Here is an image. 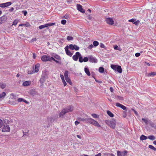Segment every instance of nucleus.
I'll list each match as a JSON object with an SVG mask.
<instances>
[{"instance_id":"1","label":"nucleus","mask_w":156,"mask_h":156,"mask_svg":"<svg viewBox=\"0 0 156 156\" xmlns=\"http://www.w3.org/2000/svg\"><path fill=\"white\" fill-rule=\"evenodd\" d=\"M105 123L109 126L111 128L115 129V127L116 121L114 119H112L111 120H106Z\"/></svg>"},{"instance_id":"2","label":"nucleus","mask_w":156,"mask_h":156,"mask_svg":"<svg viewBox=\"0 0 156 156\" xmlns=\"http://www.w3.org/2000/svg\"><path fill=\"white\" fill-rule=\"evenodd\" d=\"M45 78V73H42L39 81V83L40 84V87L41 88H43L44 87V83L46 80Z\"/></svg>"},{"instance_id":"3","label":"nucleus","mask_w":156,"mask_h":156,"mask_svg":"<svg viewBox=\"0 0 156 156\" xmlns=\"http://www.w3.org/2000/svg\"><path fill=\"white\" fill-rule=\"evenodd\" d=\"M55 24V23H46L44 25H42L38 27V28L41 30L42 29L45 27H47V29H48V27H50L51 26H52L54 25Z\"/></svg>"},{"instance_id":"4","label":"nucleus","mask_w":156,"mask_h":156,"mask_svg":"<svg viewBox=\"0 0 156 156\" xmlns=\"http://www.w3.org/2000/svg\"><path fill=\"white\" fill-rule=\"evenodd\" d=\"M10 130V128L9 125L5 123V122L3 123V127L2 128V131L3 132H8Z\"/></svg>"},{"instance_id":"5","label":"nucleus","mask_w":156,"mask_h":156,"mask_svg":"<svg viewBox=\"0 0 156 156\" xmlns=\"http://www.w3.org/2000/svg\"><path fill=\"white\" fill-rule=\"evenodd\" d=\"M89 61L92 63H97L98 62V60L95 57L92 55H89Z\"/></svg>"},{"instance_id":"6","label":"nucleus","mask_w":156,"mask_h":156,"mask_svg":"<svg viewBox=\"0 0 156 156\" xmlns=\"http://www.w3.org/2000/svg\"><path fill=\"white\" fill-rule=\"evenodd\" d=\"M81 55L79 52H76L75 55H73L72 57L73 59L75 61H77L78 58L79 60L80 57H81Z\"/></svg>"},{"instance_id":"7","label":"nucleus","mask_w":156,"mask_h":156,"mask_svg":"<svg viewBox=\"0 0 156 156\" xmlns=\"http://www.w3.org/2000/svg\"><path fill=\"white\" fill-rule=\"evenodd\" d=\"M41 59L43 62L49 61L50 59V56L46 55H43L41 57Z\"/></svg>"},{"instance_id":"8","label":"nucleus","mask_w":156,"mask_h":156,"mask_svg":"<svg viewBox=\"0 0 156 156\" xmlns=\"http://www.w3.org/2000/svg\"><path fill=\"white\" fill-rule=\"evenodd\" d=\"M128 153V152L126 151H124L122 152L118 151H117V156H126Z\"/></svg>"},{"instance_id":"9","label":"nucleus","mask_w":156,"mask_h":156,"mask_svg":"<svg viewBox=\"0 0 156 156\" xmlns=\"http://www.w3.org/2000/svg\"><path fill=\"white\" fill-rule=\"evenodd\" d=\"M66 113L72 112L73 110V107L70 106L64 108Z\"/></svg>"},{"instance_id":"10","label":"nucleus","mask_w":156,"mask_h":156,"mask_svg":"<svg viewBox=\"0 0 156 156\" xmlns=\"http://www.w3.org/2000/svg\"><path fill=\"white\" fill-rule=\"evenodd\" d=\"M69 48L70 49L73 50H75L76 51L78 50L79 49V47L76 45H73L70 44L69 45Z\"/></svg>"},{"instance_id":"11","label":"nucleus","mask_w":156,"mask_h":156,"mask_svg":"<svg viewBox=\"0 0 156 156\" xmlns=\"http://www.w3.org/2000/svg\"><path fill=\"white\" fill-rule=\"evenodd\" d=\"M10 2H8L6 3L0 4V7L5 8L10 5L12 4Z\"/></svg>"},{"instance_id":"12","label":"nucleus","mask_w":156,"mask_h":156,"mask_svg":"<svg viewBox=\"0 0 156 156\" xmlns=\"http://www.w3.org/2000/svg\"><path fill=\"white\" fill-rule=\"evenodd\" d=\"M88 60H89L88 57H84L83 58L82 56H81V57H80L79 59V61L80 62L82 63L83 62H87L88 61Z\"/></svg>"},{"instance_id":"13","label":"nucleus","mask_w":156,"mask_h":156,"mask_svg":"<svg viewBox=\"0 0 156 156\" xmlns=\"http://www.w3.org/2000/svg\"><path fill=\"white\" fill-rule=\"evenodd\" d=\"M76 6L78 10L80 12L83 13H84L85 12V10L82 8V6L80 4H77Z\"/></svg>"},{"instance_id":"14","label":"nucleus","mask_w":156,"mask_h":156,"mask_svg":"<svg viewBox=\"0 0 156 156\" xmlns=\"http://www.w3.org/2000/svg\"><path fill=\"white\" fill-rule=\"evenodd\" d=\"M105 21L109 25H112L114 24V21L113 20L110 18H106Z\"/></svg>"},{"instance_id":"15","label":"nucleus","mask_w":156,"mask_h":156,"mask_svg":"<svg viewBox=\"0 0 156 156\" xmlns=\"http://www.w3.org/2000/svg\"><path fill=\"white\" fill-rule=\"evenodd\" d=\"M65 51H66V54L69 56L70 57L72 56L73 54L71 53L69 50V46H66L65 48Z\"/></svg>"},{"instance_id":"16","label":"nucleus","mask_w":156,"mask_h":156,"mask_svg":"<svg viewBox=\"0 0 156 156\" xmlns=\"http://www.w3.org/2000/svg\"><path fill=\"white\" fill-rule=\"evenodd\" d=\"M115 105L116 106L119 107L124 110H126V107L125 106L122 105V104L119 103H116L115 104Z\"/></svg>"},{"instance_id":"17","label":"nucleus","mask_w":156,"mask_h":156,"mask_svg":"<svg viewBox=\"0 0 156 156\" xmlns=\"http://www.w3.org/2000/svg\"><path fill=\"white\" fill-rule=\"evenodd\" d=\"M31 84V81L30 80H28L25 81L23 83V85L24 86H28L30 85Z\"/></svg>"},{"instance_id":"18","label":"nucleus","mask_w":156,"mask_h":156,"mask_svg":"<svg viewBox=\"0 0 156 156\" xmlns=\"http://www.w3.org/2000/svg\"><path fill=\"white\" fill-rule=\"evenodd\" d=\"M91 124L93 125L97 126L98 127H100L101 126L98 123V122L95 121V120L93 119V120L92 121V122L91 123Z\"/></svg>"},{"instance_id":"19","label":"nucleus","mask_w":156,"mask_h":156,"mask_svg":"<svg viewBox=\"0 0 156 156\" xmlns=\"http://www.w3.org/2000/svg\"><path fill=\"white\" fill-rule=\"evenodd\" d=\"M84 70L85 73H86V74L88 76H89L90 75V73L87 67L85 66V67L84 69Z\"/></svg>"},{"instance_id":"20","label":"nucleus","mask_w":156,"mask_h":156,"mask_svg":"<svg viewBox=\"0 0 156 156\" xmlns=\"http://www.w3.org/2000/svg\"><path fill=\"white\" fill-rule=\"evenodd\" d=\"M51 55L53 57H54L55 58L57 59L60 60L61 59V58L60 57V56L56 54L53 53V54Z\"/></svg>"},{"instance_id":"21","label":"nucleus","mask_w":156,"mask_h":156,"mask_svg":"<svg viewBox=\"0 0 156 156\" xmlns=\"http://www.w3.org/2000/svg\"><path fill=\"white\" fill-rule=\"evenodd\" d=\"M40 66V64H37L35 66L34 71L35 72H37L39 70V68Z\"/></svg>"},{"instance_id":"22","label":"nucleus","mask_w":156,"mask_h":156,"mask_svg":"<svg viewBox=\"0 0 156 156\" xmlns=\"http://www.w3.org/2000/svg\"><path fill=\"white\" fill-rule=\"evenodd\" d=\"M115 71H117L119 73H122V70L121 66H118Z\"/></svg>"},{"instance_id":"23","label":"nucleus","mask_w":156,"mask_h":156,"mask_svg":"<svg viewBox=\"0 0 156 156\" xmlns=\"http://www.w3.org/2000/svg\"><path fill=\"white\" fill-rule=\"evenodd\" d=\"M93 119L90 118H88L84 119V120L89 123L91 124Z\"/></svg>"},{"instance_id":"24","label":"nucleus","mask_w":156,"mask_h":156,"mask_svg":"<svg viewBox=\"0 0 156 156\" xmlns=\"http://www.w3.org/2000/svg\"><path fill=\"white\" fill-rule=\"evenodd\" d=\"M66 113V112L65 111V109H63L59 113V117H63Z\"/></svg>"},{"instance_id":"25","label":"nucleus","mask_w":156,"mask_h":156,"mask_svg":"<svg viewBox=\"0 0 156 156\" xmlns=\"http://www.w3.org/2000/svg\"><path fill=\"white\" fill-rule=\"evenodd\" d=\"M147 137L144 136V135H142L140 136V139L141 140H146L147 139Z\"/></svg>"},{"instance_id":"26","label":"nucleus","mask_w":156,"mask_h":156,"mask_svg":"<svg viewBox=\"0 0 156 156\" xmlns=\"http://www.w3.org/2000/svg\"><path fill=\"white\" fill-rule=\"evenodd\" d=\"M107 114L110 117H113L114 116V115L110 111H107Z\"/></svg>"},{"instance_id":"27","label":"nucleus","mask_w":156,"mask_h":156,"mask_svg":"<svg viewBox=\"0 0 156 156\" xmlns=\"http://www.w3.org/2000/svg\"><path fill=\"white\" fill-rule=\"evenodd\" d=\"M147 138L151 140H154L155 139V137L153 135H150L148 136Z\"/></svg>"},{"instance_id":"28","label":"nucleus","mask_w":156,"mask_h":156,"mask_svg":"<svg viewBox=\"0 0 156 156\" xmlns=\"http://www.w3.org/2000/svg\"><path fill=\"white\" fill-rule=\"evenodd\" d=\"M114 48L115 50H118L119 51L122 50V49L120 47H118L117 45H114Z\"/></svg>"},{"instance_id":"29","label":"nucleus","mask_w":156,"mask_h":156,"mask_svg":"<svg viewBox=\"0 0 156 156\" xmlns=\"http://www.w3.org/2000/svg\"><path fill=\"white\" fill-rule=\"evenodd\" d=\"M156 75V73L155 72L149 73L148 74V76H155Z\"/></svg>"},{"instance_id":"30","label":"nucleus","mask_w":156,"mask_h":156,"mask_svg":"<svg viewBox=\"0 0 156 156\" xmlns=\"http://www.w3.org/2000/svg\"><path fill=\"white\" fill-rule=\"evenodd\" d=\"M104 69L103 67H100L99 69V72L101 73H102L104 72Z\"/></svg>"},{"instance_id":"31","label":"nucleus","mask_w":156,"mask_h":156,"mask_svg":"<svg viewBox=\"0 0 156 156\" xmlns=\"http://www.w3.org/2000/svg\"><path fill=\"white\" fill-rule=\"evenodd\" d=\"M65 80H66V82L67 83H69L70 85H72V82L71 81V80L70 79H69V77L67 78H65Z\"/></svg>"},{"instance_id":"32","label":"nucleus","mask_w":156,"mask_h":156,"mask_svg":"<svg viewBox=\"0 0 156 156\" xmlns=\"http://www.w3.org/2000/svg\"><path fill=\"white\" fill-rule=\"evenodd\" d=\"M117 66H116L115 65L112 64L111 65V67L112 69L115 71L116 68H117Z\"/></svg>"},{"instance_id":"33","label":"nucleus","mask_w":156,"mask_h":156,"mask_svg":"<svg viewBox=\"0 0 156 156\" xmlns=\"http://www.w3.org/2000/svg\"><path fill=\"white\" fill-rule=\"evenodd\" d=\"M68 74H69L68 71L67 70L65 71L64 73V76H65V78L69 77H68Z\"/></svg>"},{"instance_id":"34","label":"nucleus","mask_w":156,"mask_h":156,"mask_svg":"<svg viewBox=\"0 0 156 156\" xmlns=\"http://www.w3.org/2000/svg\"><path fill=\"white\" fill-rule=\"evenodd\" d=\"M99 42L97 41H94L93 42V45L94 47H96L99 45Z\"/></svg>"},{"instance_id":"35","label":"nucleus","mask_w":156,"mask_h":156,"mask_svg":"<svg viewBox=\"0 0 156 156\" xmlns=\"http://www.w3.org/2000/svg\"><path fill=\"white\" fill-rule=\"evenodd\" d=\"M149 148L154 151H156V148L152 145H150L148 146Z\"/></svg>"},{"instance_id":"36","label":"nucleus","mask_w":156,"mask_h":156,"mask_svg":"<svg viewBox=\"0 0 156 156\" xmlns=\"http://www.w3.org/2000/svg\"><path fill=\"white\" fill-rule=\"evenodd\" d=\"M6 93L5 92H3L2 94H0V98L4 97L6 95Z\"/></svg>"},{"instance_id":"37","label":"nucleus","mask_w":156,"mask_h":156,"mask_svg":"<svg viewBox=\"0 0 156 156\" xmlns=\"http://www.w3.org/2000/svg\"><path fill=\"white\" fill-rule=\"evenodd\" d=\"M18 20H16V19L13 22L12 25H15V26L16 25V24H17V23H18Z\"/></svg>"},{"instance_id":"38","label":"nucleus","mask_w":156,"mask_h":156,"mask_svg":"<svg viewBox=\"0 0 156 156\" xmlns=\"http://www.w3.org/2000/svg\"><path fill=\"white\" fill-rule=\"evenodd\" d=\"M91 115L94 118H98L99 117L98 115L95 114H92Z\"/></svg>"},{"instance_id":"39","label":"nucleus","mask_w":156,"mask_h":156,"mask_svg":"<svg viewBox=\"0 0 156 156\" xmlns=\"http://www.w3.org/2000/svg\"><path fill=\"white\" fill-rule=\"evenodd\" d=\"M142 120L144 122L146 125H147L148 124V121L147 119L144 118H142Z\"/></svg>"},{"instance_id":"40","label":"nucleus","mask_w":156,"mask_h":156,"mask_svg":"<svg viewBox=\"0 0 156 156\" xmlns=\"http://www.w3.org/2000/svg\"><path fill=\"white\" fill-rule=\"evenodd\" d=\"M67 39L69 41L72 40L73 39V37L71 36H68L67 37Z\"/></svg>"},{"instance_id":"41","label":"nucleus","mask_w":156,"mask_h":156,"mask_svg":"<svg viewBox=\"0 0 156 156\" xmlns=\"http://www.w3.org/2000/svg\"><path fill=\"white\" fill-rule=\"evenodd\" d=\"M140 21L139 20H137V21H135L134 23H133V24H135L136 26L138 25Z\"/></svg>"},{"instance_id":"42","label":"nucleus","mask_w":156,"mask_h":156,"mask_svg":"<svg viewBox=\"0 0 156 156\" xmlns=\"http://www.w3.org/2000/svg\"><path fill=\"white\" fill-rule=\"evenodd\" d=\"M136 20V19H130L129 20V22H131L133 23H133H134L135 21Z\"/></svg>"},{"instance_id":"43","label":"nucleus","mask_w":156,"mask_h":156,"mask_svg":"<svg viewBox=\"0 0 156 156\" xmlns=\"http://www.w3.org/2000/svg\"><path fill=\"white\" fill-rule=\"evenodd\" d=\"M66 21L65 20H61V23L65 25L66 23Z\"/></svg>"},{"instance_id":"44","label":"nucleus","mask_w":156,"mask_h":156,"mask_svg":"<svg viewBox=\"0 0 156 156\" xmlns=\"http://www.w3.org/2000/svg\"><path fill=\"white\" fill-rule=\"evenodd\" d=\"M117 98L118 99L120 100H123L124 99L123 98V97L119 96H117Z\"/></svg>"},{"instance_id":"45","label":"nucleus","mask_w":156,"mask_h":156,"mask_svg":"<svg viewBox=\"0 0 156 156\" xmlns=\"http://www.w3.org/2000/svg\"><path fill=\"white\" fill-rule=\"evenodd\" d=\"M23 99L22 98H19L17 99V101L18 102H20L21 101H23Z\"/></svg>"},{"instance_id":"46","label":"nucleus","mask_w":156,"mask_h":156,"mask_svg":"<svg viewBox=\"0 0 156 156\" xmlns=\"http://www.w3.org/2000/svg\"><path fill=\"white\" fill-rule=\"evenodd\" d=\"M112 153H105V155L107 156H112L113 155Z\"/></svg>"},{"instance_id":"47","label":"nucleus","mask_w":156,"mask_h":156,"mask_svg":"<svg viewBox=\"0 0 156 156\" xmlns=\"http://www.w3.org/2000/svg\"><path fill=\"white\" fill-rule=\"evenodd\" d=\"M100 47L102 48H104L105 47V46L104 44L102 43H100Z\"/></svg>"},{"instance_id":"48","label":"nucleus","mask_w":156,"mask_h":156,"mask_svg":"<svg viewBox=\"0 0 156 156\" xmlns=\"http://www.w3.org/2000/svg\"><path fill=\"white\" fill-rule=\"evenodd\" d=\"M22 13H23L25 16H26L27 13V12L26 11L23 10L22 11Z\"/></svg>"},{"instance_id":"49","label":"nucleus","mask_w":156,"mask_h":156,"mask_svg":"<svg viewBox=\"0 0 156 156\" xmlns=\"http://www.w3.org/2000/svg\"><path fill=\"white\" fill-rule=\"evenodd\" d=\"M35 73V72L34 71V70L33 71H29L28 72V74H32L34 73Z\"/></svg>"},{"instance_id":"50","label":"nucleus","mask_w":156,"mask_h":156,"mask_svg":"<svg viewBox=\"0 0 156 156\" xmlns=\"http://www.w3.org/2000/svg\"><path fill=\"white\" fill-rule=\"evenodd\" d=\"M50 59L49 61H51V60H53L54 61L55 60V59L53 57H51L50 56Z\"/></svg>"},{"instance_id":"51","label":"nucleus","mask_w":156,"mask_h":156,"mask_svg":"<svg viewBox=\"0 0 156 156\" xmlns=\"http://www.w3.org/2000/svg\"><path fill=\"white\" fill-rule=\"evenodd\" d=\"M2 124H3L2 120V119H0V128H1L2 126Z\"/></svg>"},{"instance_id":"52","label":"nucleus","mask_w":156,"mask_h":156,"mask_svg":"<svg viewBox=\"0 0 156 156\" xmlns=\"http://www.w3.org/2000/svg\"><path fill=\"white\" fill-rule=\"evenodd\" d=\"M5 87V85L4 84H1V87L2 89L4 88Z\"/></svg>"},{"instance_id":"53","label":"nucleus","mask_w":156,"mask_h":156,"mask_svg":"<svg viewBox=\"0 0 156 156\" xmlns=\"http://www.w3.org/2000/svg\"><path fill=\"white\" fill-rule=\"evenodd\" d=\"M93 47V46L92 44L90 45L88 47L89 49H91Z\"/></svg>"},{"instance_id":"54","label":"nucleus","mask_w":156,"mask_h":156,"mask_svg":"<svg viewBox=\"0 0 156 156\" xmlns=\"http://www.w3.org/2000/svg\"><path fill=\"white\" fill-rule=\"evenodd\" d=\"M24 26H25L26 27H28L30 26V25L29 23L27 22L26 24H24Z\"/></svg>"},{"instance_id":"55","label":"nucleus","mask_w":156,"mask_h":156,"mask_svg":"<svg viewBox=\"0 0 156 156\" xmlns=\"http://www.w3.org/2000/svg\"><path fill=\"white\" fill-rule=\"evenodd\" d=\"M140 53H136L135 54V56L136 57H138L140 55Z\"/></svg>"},{"instance_id":"56","label":"nucleus","mask_w":156,"mask_h":156,"mask_svg":"<svg viewBox=\"0 0 156 156\" xmlns=\"http://www.w3.org/2000/svg\"><path fill=\"white\" fill-rule=\"evenodd\" d=\"M36 57V54L35 53H33V58L34 59H35Z\"/></svg>"},{"instance_id":"57","label":"nucleus","mask_w":156,"mask_h":156,"mask_svg":"<svg viewBox=\"0 0 156 156\" xmlns=\"http://www.w3.org/2000/svg\"><path fill=\"white\" fill-rule=\"evenodd\" d=\"M60 77L62 80V81L63 80H64V76L63 75L61 74L60 75Z\"/></svg>"},{"instance_id":"58","label":"nucleus","mask_w":156,"mask_h":156,"mask_svg":"<svg viewBox=\"0 0 156 156\" xmlns=\"http://www.w3.org/2000/svg\"><path fill=\"white\" fill-rule=\"evenodd\" d=\"M87 18L89 20H91L92 19V17L90 15H89L87 16Z\"/></svg>"},{"instance_id":"59","label":"nucleus","mask_w":156,"mask_h":156,"mask_svg":"<svg viewBox=\"0 0 156 156\" xmlns=\"http://www.w3.org/2000/svg\"><path fill=\"white\" fill-rule=\"evenodd\" d=\"M62 82L63 83L64 86H66V85L67 83L65 80L62 81Z\"/></svg>"},{"instance_id":"60","label":"nucleus","mask_w":156,"mask_h":156,"mask_svg":"<svg viewBox=\"0 0 156 156\" xmlns=\"http://www.w3.org/2000/svg\"><path fill=\"white\" fill-rule=\"evenodd\" d=\"M132 111H133L134 113L136 115H138V113L137 112V111H136V110H135L134 109H132Z\"/></svg>"},{"instance_id":"61","label":"nucleus","mask_w":156,"mask_h":156,"mask_svg":"<svg viewBox=\"0 0 156 156\" xmlns=\"http://www.w3.org/2000/svg\"><path fill=\"white\" fill-rule=\"evenodd\" d=\"M80 122L77 121H76L75 122V124L76 125H77Z\"/></svg>"},{"instance_id":"62","label":"nucleus","mask_w":156,"mask_h":156,"mask_svg":"<svg viewBox=\"0 0 156 156\" xmlns=\"http://www.w3.org/2000/svg\"><path fill=\"white\" fill-rule=\"evenodd\" d=\"M110 90L111 92H113L114 91V89L112 87H110Z\"/></svg>"},{"instance_id":"63","label":"nucleus","mask_w":156,"mask_h":156,"mask_svg":"<svg viewBox=\"0 0 156 156\" xmlns=\"http://www.w3.org/2000/svg\"><path fill=\"white\" fill-rule=\"evenodd\" d=\"M14 8L13 7H12L10 9H9V11L11 12H12L13 11V10H14Z\"/></svg>"},{"instance_id":"64","label":"nucleus","mask_w":156,"mask_h":156,"mask_svg":"<svg viewBox=\"0 0 156 156\" xmlns=\"http://www.w3.org/2000/svg\"><path fill=\"white\" fill-rule=\"evenodd\" d=\"M150 126L153 127H154V124L152 122L150 124Z\"/></svg>"}]
</instances>
